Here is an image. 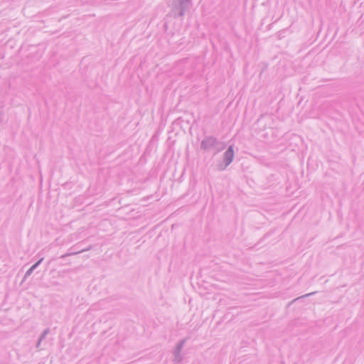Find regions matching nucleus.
I'll return each instance as SVG.
<instances>
[{
  "instance_id": "nucleus-1",
  "label": "nucleus",
  "mask_w": 364,
  "mask_h": 364,
  "mask_svg": "<svg viewBox=\"0 0 364 364\" xmlns=\"http://www.w3.org/2000/svg\"><path fill=\"white\" fill-rule=\"evenodd\" d=\"M167 4L170 9L168 16L175 18H183L193 5L192 0H169Z\"/></svg>"
},
{
  "instance_id": "nucleus-2",
  "label": "nucleus",
  "mask_w": 364,
  "mask_h": 364,
  "mask_svg": "<svg viewBox=\"0 0 364 364\" xmlns=\"http://www.w3.org/2000/svg\"><path fill=\"white\" fill-rule=\"evenodd\" d=\"M225 146V144L211 136H205L200 144V148L203 150L208 151L211 149H215L217 152L224 149Z\"/></svg>"
},
{
  "instance_id": "nucleus-3",
  "label": "nucleus",
  "mask_w": 364,
  "mask_h": 364,
  "mask_svg": "<svg viewBox=\"0 0 364 364\" xmlns=\"http://www.w3.org/2000/svg\"><path fill=\"white\" fill-rule=\"evenodd\" d=\"M234 150L233 146L230 145L223 154V163L218 166L219 171L225 170L233 161Z\"/></svg>"
},
{
  "instance_id": "nucleus-4",
  "label": "nucleus",
  "mask_w": 364,
  "mask_h": 364,
  "mask_svg": "<svg viewBox=\"0 0 364 364\" xmlns=\"http://www.w3.org/2000/svg\"><path fill=\"white\" fill-rule=\"evenodd\" d=\"M186 341V339H183L181 341H180L176 346L175 350L173 352V362L176 363H178L181 362V360H183V357L181 355V350L184 346Z\"/></svg>"
},
{
  "instance_id": "nucleus-5",
  "label": "nucleus",
  "mask_w": 364,
  "mask_h": 364,
  "mask_svg": "<svg viewBox=\"0 0 364 364\" xmlns=\"http://www.w3.org/2000/svg\"><path fill=\"white\" fill-rule=\"evenodd\" d=\"M43 258H41L40 259L38 262H36L33 265H32L26 272L25 275H24V279L27 278L28 277H29L32 272L34 271V269H36L38 265L42 262Z\"/></svg>"
},
{
  "instance_id": "nucleus-6",
  "label": "nucleus",
  "mask_w": 364,
  "mask_h": 364,
  "mask_svg": "<svg viewBox=\"0 0 364 364\" xmlns=\"http://www.w3.org/2000/svg\"><path fill=\"white\" fill-rule=\"evenodd\" d=\"M92 249V245H90L89 247H87V248H85V249H82V250H78V251H76V252H68L63 255H62L60 257L61 258H64V257H68V256H71V255H77V254H80L81 252H83L85 251H89Z\"/></svg>"
},
{
  "instance_id": "nucleus-7",
  "label": "nucleus",
  "mask_w": 364,
  "mask_h": 364,
  "mask_svg": "<svg viewBox=\"0 0 364 364\" xmlns=\"http://www.w3.org/2000/svg\"><path fill=\"white\" fill-rule=\"evenodd\" d=\"M49 332H50V329H49V328H46V329H45V330L43 331V333H41V335L40 336V337H39V338H38V342H37V343H36V347L37 348H40V346H41V343L42 341H43V340L46 338V336L48 334V333H49Z\"/></svg>"
},
{
  "instance_id": "nucleus-8",
  "label": "nucleus",
  "mask_w": 364,
  "mask_h": 364,
  "mask_svg": "<svg viewBox=\"0 0 364 364\" xmlns=\"http://www.w3.org/2000/svg\"><path fill=\"white\" fill-rule=\"evenodd\" d=\"M315 293H316V292H312V293L306 294H305V295H304V296H299V297H298V298H296V299H294V300L291 301V303H293V302H294V301H297V300H299V299H302V298H304V297L310 296L311 295H313V294H314Z\"/></svg>"
}]
</instances>
